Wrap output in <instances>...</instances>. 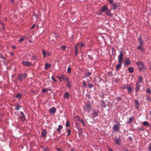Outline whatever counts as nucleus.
<instances>
[{
    "instance_id": "f257e3e1",
    "label": "nucleus",
    "mask_w": 151,
    "mask_h": 151,
    "mask_svg": "<svg viewBox=\"0 0 151 151\" xmlns=\"http://www.w3.org/2000/svg\"><path fill=\"white\" fill-rule=\"evenodd\" d=\"M101 12H105L106 14L109 16H111V14L110 13V11L109 9L105 6H102L101 9Z\"/></svg>"
},
{
    "instance_id": "f03ea898",
    "label": "nucleus",
    "mask_w": 151,
    "mask_h": 151,
    "mask_svg": "<svg viewBox=\"0 0 151 151\" xmlns=\"http://www.w3.org/2000/svg\"><path fill=\"white\" fill-rule=\"evenodd\" d=\"M27 74L25 73H20L19 75L18 79L20 81H22L27 77Z\"/></svg>"
},
{
    "instance_id": "7ed1b4c3",
    "label": "nucleus",
    "mask_w": 151,
    "mask_h": 151,
    "mask_svg": "<svg viewBox=\"0 0 151 151\" xmlns=\"http://www.w3.org/2000/svg\"><path fill=\"white\" fill-rule=\"evenodd\" d=\"M120 127L119 123L117 124H114L112 128V129L114 132H118L119 131V128Z\"/></svg>"
},
{
    "instance_id": "20e7f679",
    "label": "nucleus",
    "mask_w": 151,
    "mask_h": 151,
    "mask_svg": "<svg viewBox=\"0 0 151 151\" xmlns=\"http://www.w3.org/2000/svg\"><path fill=\"white\" fill-rule=\"evenodd\" d=\"M142 86L141 84H139L138 83H136L135 87V93H137L139 91L140 87Z\"/></svg>"
},
{
    "instance_id": "39448f33",
    "label": "nucleus",
    "mask_w": 151,
    "mask_h": 151,
    "mask_svg": "<svg viewBox=\"0 0 151 151\" xmlns=\"http://www.w3.org/2000/svg\"><path fill=\"white\" fill-rule=\"evenodd\" d=\"M118 63L123 62V54L122 52L119 53V55L118 56Z\"/></svg>"
},
{
    "instance_id": "423d86ee",
    "label": "nucleus",
    "mask_w": 151,
    "mask_h": 151,
    "mask_svg": "<svg viewBox=\"0 0 151 151\" xmlns=\"http://www.w3.org/2000/svg\"><path fill=\"white\" fill-rule=\"evenodd\" d=\"M20 113L21 114V115L19 117L21 120L22 121H25L26 120V116L25 115L22 111H21Z\"/></svg>"
},
{
    "instance_id": "0eeeda50",
    "label": "nucleus",
    "mask_w": 151,
    "mask_h": 151,
    "mask_svg": "<svg viewBox=\"0 0 151 151\" xmlns=\"http://www.w3.org/2000/svg\"><path fill=\"white\" fill-rule=\"evenodd\" d=\"M138 42L140 45H143L144 44V41L142 38L141 35H140L138 38Z\"/></svg>"
},
{
    "instance_id": "6e6552de",
    "label": "nucleus",
    "mask_w": 151,
    "mask_h": 151,
    "mask_svg": "<svg viewBox=\"0 0 151 151\" xmlns=\"http://www.w3.org/2000/svg\"><path fill=\"white\" fill-rule=\"evenodd\" d=\"M22 64L26 66H30L32 65L31 63L28 61H24L22 62Z\"/></svg>"
},
{
    "instance_id": "1a4fd4ad",
    "label": "nucleus",
    "mask_w": 151,
    "mask_h": 151,
    "mask_svg": "<svg viewBox=\"0 0 151 151\" xmlns=\"http://www.w3.org/2000/svg\"><path fill=\"white\" fill-rule=\"evenodd\" d=\"M138 81H136V83H138L139 84H141L143 83V79L142 76H140L138 78Z\"/></svg>"
},
{
    "instance_id": "9d476101",
    "label": "nucleus",
    "mask_w": 151,
    "mask_h": 151,
    "mask_svg": "<svg viewBox=\"0 0 151 151\" xmlns=\"http://www.w3.org/2000/svg\"><path fill=\"white\" fill-rule=\"evenodd\" d=\"M42 52L44 57H45L46 56H49L51 55V53L50 52H47L45 50H43Z\"/></svg>"
},
{
    "instance_id": "9b49d317",
    "label": "nucleus",
    "mask_w": 151,
    "mask_h": 151,
    "mask_svg": "<svg viewBox=\"0 0 151 151\" xmlns=\"http://www.w3.org/2000/svg\"><path fill=\"white\" fill-rule=\"evenodd\" d=\"M56 109L55 107H52L50 109L49 112L50 113L54 114L56 112Z\"/></svg>"
},
{
    "instance_id": "f8f14e48",
    "label": "nucleus",
    "mask_w": 151,
    "mask_h": 151,
    "mask_svg": "<svg viewBox=\"0 0 151 151\" xmlns=\"http://www.w3.org/2000/svg\"><path fill=\"white\" fill-rule=\"evenodd\" d=\"M42 136L43 137H45L47 135V132L45 129H43L41 132Z\"/></svg>"
},
{
    "instance_id": "ddd939ff",
    "label": "nucleus",
    "mask_w": 151,
    "mask_h": 151,
    "mask_svg": "<svg viewBox=\"0 0 151 151\" xmlns=\"http://www.w3.org/2000/svg\"><path fill=\"white\" fill-rule=\"evenodd\" d=\"M135 106L137 110L139 109V107L140 106V104L138 100H134Z\"/></svg>"
},
{
    "instance_id": "4468645a",
    "label": "nucleus",
    "mask_w": 151,
    "mask_h": 151,
    "mask_svg": "<svg viewBox=\"0 0 151 151\" xmlns=\"http://www.w3.org/2000/svg\"><path fill=\"white\" fill-rule=\"evenodd\" d=\"M61 78L63 80L65 81H69V80L68 78L66 77L63 74H62L61 75Z\"/></svg>"
},
{
    "instance_id": "2eb2a0df",
    "label": "nucleus",
    "mask_w": 151,
    "mask_h": 151,
    "mask_svg": "<svg viewBox=\"0 0 151 151\" xmlns=\"http://www.w3.org/2000/svg\"><path fill=\"white\" fill-rule=\"evenodd\" d=\"M130 60L129 58H126L125 62L124 63V65H128L130 64Z\"/></svg>"
},
{
    "instance_id": "dca6fc26",
    "label": "nucleus",
    "mask_w": 151,
    "mask_h": 151,
    "mask_svg": "<svg viewBox=\"0 0 151 151\" xmlns=\"http://www.w3.org/2000/svg\"><path fill=\"white\" fill-rule=\"evenodd\" d=\"M119 63L116 65V70L120 69L122 65V62L118 63Z\"/></svg>"
},
{
    "instance_id": "f3484780",
    "label": "nucleus",
    "mask_w": 151,
    "mask_h": 151,
    "mask_svg": "<svg viewBox=\"0 0 151 151\" xmlns=\"http://www.w3.org/2000/svg\"><path fill=\"white\" fill-rule=\"evenodd\" d=\"M70 97V95L68 92H65L63 96V97L65 99H68Z\"/></svg>"
},
{
    "instance_id": "a211bd4d",
    "label": "nucleus",
    "mask_w": 151,
    "mask_h": 151,
    "mask_svg": "<svg viewBox=\"0 0 151 151\" xmlns=\"http://www.w3.org/2000/svg\"><path fill=\"white\" fill-rule=\"evenodd\" d=\"M127 90L128 94H130L132 90V88L128 86H127Z\"/></svg>"
},
{
    "instance_id": "6ab92c4d",
    "label": "nucleus",
    "mask_w": 151,
    "mask_h": 151,
    "mask_svg": "<svg viewBox=\"0 0 151 151\" xmlns=\"http://www.w3.org/2000/svg\"><path fill=\"white\" fill-rule=\"evenodd\" d=\"M134 116L129 118V121H128L127 122V123L129 124H131L132 122V121L134 120Z\"/></svg>"
},
{
    "instance_id": "aec40b11",
    "label": "nucleus",
    "mask_w": 151,
    "mask_h": 151,
    "mask_svg": "<svg viewBox=\"0 0 151 151\" xmlns=\"http://www.w3.org/2000/svg\"><path fill=\"white\" fill-rule=\"evenodd\" d=\"M85 106L87 109V111H88L91 109V105L88 103H86L85 104Z\"/></svg>"
},
{
    "instance_id": "412c9836",
    "label": "nucleus",
    "mask_w": 151,
    "mask_h": 151,
    "mask_svg": "<svg viewBox=\"0 0 151 151\" xmlns=\"http://www.w3.org/2000/svg\"><path fill=\"white\" fill-rule=\"evenodd\" d=\"M27 37V36L26 35L23 36L22 37L20 38L19 42H21L22 41H23Z\"/></svg>"
},
{
    "instance_id": "4be33fe9",
    "label": "nucleus",
    "mask_w": 151,
    "mask_h": 151,
    "mask_svg": "<svg viewBox=\"0 0 151 151\" xmlns=\"http://www.w3.org/2000/svg\"><path fill=\"white\" fill-rule=\"evenodd\" d=\"M51 66V65L49 64H48L47 63H46L45 65L44 68L45 69H48Z\"/></svg>"
},
{
    "instance_id": "5701e85b",
    "label": "nucleus",
    "mask_w": 151,
    "mask_h": 151,
    "mask_svg": "<svg viewBox=\"0 0 151 151\" xmlns=\"http://www.w3.org/2000/svg\"><path fill=\"white\" fill-rule=\"evenodd\" d=\"M63 128V126L62 125H59L58 126V128L57 129V131L58 132H60Z\"/></svg>"
},
{
    "instance_id": "b1692460",
    "label": "nucleus",
    "mask_w": 151,
    "mask_h": 151,
    "mask_svg": "<svg viewBox=\"0 0 151 151\" xmlns=\"http://www.w3.org/2000/svg\"><path fill=\"white\" fill-rule=\"evenodd\" d=\"M21 108V106L19 104H17L15 106V109L16 110L18 111Z\"/></svg>"
},
{
    "instance_id": "393cba45",
    "label": "nucleus",
    "mask_w": 151,
    "mask_h": 151,
    "mask_svg": "<svg viewBox=\"0 0 151 151\" xmlns=\"http://www.w3.org/2000/svg\"><path fill=\"white\" fill-rule=\"evenodd\" d=\"M75 56H77V54L78 52V45H76L75 46Z\"/></svg>"
},
{
    "instance_id": "a878e982",
    "label": "nucleus",
    "mask_w": 151,
    "mask_h": 151,
    "mask_svg": "<svg viewBox=\"0 0 151 151\" xmlns=\"http://www.w3.org/2000/svg\"><path fill=\"white\" fill-rule=\"evenodd\" d=\"M115 143L117 145H120L121 142L120 139L115 140Z\"/></svg>"
},
{
    "instance_id": "bb28decb",
    "label": "nucleus",
    "mask_w": 151,
    "mask_h": 151,
    "mask_svg": "<svg viewBox=\"0 0 151 151\" xmlns=\"http://www.w3.org/2000/svg\"><path fill=\"white\" fill-rule=\"evenodd\" d=\"M143 45H139V46L137 47V50H141L142 51H144V49L143 48V47L142 46Z\"/></svg>"
},
{
    "instance_id": "cd10ccee",
    "label": "nucleus",
    "mask_w": 151,
    "mask_h": 151,
    "mask_svg": "<svg viewBox=\"0 0 151 151\" xmlns=\"http://www.w3.org/2000/svg\"><path fill=\"white\" fill-rule=\"evenodd\" d=\"M88 87L90 88H92L94 87V86L93 84L89 83L88 82Z\"/></svg>"
},
{
    "instance_id": "c85d7f7f",
    "label": "nucleus",
    "mask_w": 151,
    "mask_h": 151,
    "mask_svg": "<svg viewBox=\"0 0 151 151\" xmlns=\"http://www.w3.org/2000/svg\"><path fill=\"white\" fill-rule=\"evenodd\" d=\"M139 70H142L145 69V67L144 66V64L143 65H142L139 68Z\"/></svg>"
},
{
    "instance_id": "c756f323",
    "label": "nucleus",
    "mask_w": 151,
    "mask_h": 151,
    "mask_svg": "<svg viewBox=\"0 0 151 151\" xmlns=\"http://www.w3.org/2000/svg\"><path fill=\"white\" fill-rule=\"evenodd\" d=\"M93 111L94 112V117H95L96 116H98L99 111H97V112H96L95 110H93Z\"/></svg>"
},
{
    "instance_id": "7c9ffc66",
    "label": "nucleus",
    "mask_w": 151,
    "mask_h": 151,
    "mask_svg": "<svg viewBox=\"0 0 151 151\" xmlns=\"http://www.w3.org/2000/svg\"><path fill=\"white\" fill-rule=\"evenodd\" d=\"M67 86L69 88H70L71 87V86L70 85V80H69V81H67Z\"/></svg>"
},
{
    "instance_id": "2f4dec72",
    "label": "nucleus",
    "mask_w": 151,
    "mask_h": 151,
    "mask_svg": "<svg viewBox=\"0 0 151 151\" xmlns=\"http://www.w3.org/2000/svg\"><path fill=\"white\" fill-rule=\"evenodd\" d=\"M128 70L130 73H132L134 71V68L132 67H130L128 68Z\"/></svg>"
},
{
    "instance_id": "473e14b6",
    "label": "nucleus",
    "mask_w": 151,
    "mask_h": 151,
    "mask_svg": "<svg viewBox=\"0 0 151 151\" xmlns=\"http://www.w3.org/2000/svg\"><path fill=\"white\" fill-rule=\"evenodd\" d=\"M112 7H113L112 9L113 10H115L117 7V5L115 3H114L112 5Z\"/></svg>"
},
{
    "instance_id": "72a5a7b5",
    "label": "nucleus",
    "mask_w": 151,
    "mask_h": 151,
    "mask_svg": "<svg viewBox=\"0 0 151 151\" xmlns=\"http://www.w3.org/2000/svg\"><path fill=\"white\" fill-rule=\"evenodd\" d=\"M146 99L151 103V97H150L149 95H147Z\"/></svg>"
},
{
    "instance_id": "f704fd0d",
    "label": "nucleus",
    "mask_w": 151,
    "mask_h": 151,
    "mask_svg": "<svg viewBox=\"0 0 151 151\" xmlns=\"http://www.w3.org/2000/svg\"><path fill=\"white\" fill-rule=\"evenodd\" d=\"M67 130L68 131V136H70L71 133V130L69 129H67Z\"/></svg>"
},
{
    "instance_id": "c9c22d12",
    "label": "nucleus",
    "mask_w": 151,
    "mask_h": 151,
    "mask_svg": "<svg viewBox=\"0 0 151 151\" xmlns=\"http://www.w3.org/2000/svg\"><path fill=\"white\" fill-rule=\"evenodd\" d=\"M22 96L20 93H18L16 95V97L18 99H20L21 98Z\"/></svg>"
},
{
    "instance_id": "e433bc0d",
    "label": "nucleus",
    "mask_w": 151,
    "mask_h": 151,
    "mask_svg": "<svg viewBox=\"0 0 151 151\" xmlns=\"http://www.w3.org/2000/svg\"><path fill=\"white\" fill-rule=\"evenodd\" d=\"M143 64H144V63L141 61L137 62L136 63V64L138 66H139L141 65H143Z\"/></svg>"
},
{
    "instance_id": "4c0bfd02",
    "label": "nucleus",
    "mask_w": 151,
    "mask_h": 151,
    "mask_svg": "<svg viewBox=\"0 0 151 151\" xmlns=\"http://www.w3.org/2000/svg\"><path fill=\"white\" fill-rule=\"evenodd\" d=\"M71 68L70 66H69L68 68L67 69V73L68 74H70L71 73Z\"/></svg>"
},
{
    "instance_id": "58836bf2",
    "label": "nucleus",
    "mask_w": 151,
    "mask_h": 151,
    "mask_svg": "<svg viewBox=\"0 0 151 151\" xmlns=\"http://www.w3.org/2000/svg\"><path fill=\"white\" fill-rule=\"evenodd\" d=\"M65 126L66 127H70V124L69 121L68 120H67V121Z\"/></svg>"
},
{
    "instance_id": "ea45409f",
    "label": "nucleus",
    "mask_w": 151,
    "mask_h": 151,
    "mask_svg": "<svg viewBox=\"0 0 151 151\" xmlns=\"http://www.w3.org/2000/svg\"><path fill=\"white\" fill-rule=\"evenodd\" d=\"M146 92H147L149 94H151V91L150 88H147L146 90Z\"/></svg>"
},
{
    "instance_id": "a19ab883",
    "label": "nucleus",
    "mask_w": 151,
    "mask_h": 151,
    "mask_svg": "<svg viewBox=\"0 0 151 151\" xmlns=\"http://www.w3.org/2000/svg\"><path fill=\"white\" fill-rule=\"evenodd\" d=\"M60 48L62 50L64 51L65 50L66 48V46L65 45L62 46L60 47Z\"/></svg>"
},
{
    "instance_id": "79ce46f5",
    "label": "nucleus",
    "mask_w": 151,
    "mask_h": 151,
    "mask_svg": "<svg viewBox=\"0 0 151 151\" xmlns=\"http://www.w3.org/2000/svg\"><path fill=\"white\" fill-rule=\"evenodd\" d=\"M83 86L84 87H87V85H86V82L84 81H83Z\"/></svg>"
},
{
    "instance_id": "37998d69",
    "label": "nucleus",
    "mask_w": 151,
    "mask_h": 151,
    "mask_svg": "<svg viewBox=\"0 0 151 151\" xmlns=\"http://www.w3.org/2000/svg\"><path fill=\"white\" fill-rule=\"evenodd\" d=\"M143 124L145 126H147L149 125V123L147 122H144L143 123Z\"/></svg>"
},
{
    "instance_id": "c03bdc74",
    "label": "nucleus",
    "mask_w": 151,
    "mask_h": 151,
    "mask_svg": "<svg viewBox=\"0 0 151 151\" xmlns=\"http://www.w3.org/2000/svg\"><path fill=\"white\" fill-rule=\"evenodd\" d=\"M149 146L148 147V151H151V142L149 144Z\"/></svg>"
},
{
    "instance_id": "a18cd8bd",
    "label": "nucleus",
    "mask_w": 151,
    "mask_h": 151,
    "mask_svg": "<svg viewBox=\"0 0 151 151\" xmlns=\"http://www.w3.org/2000/svg\"><path fill=\"white\" fill-rule=\"evenodd\" d=\"M91 74V72H87L86 74V76H89Z\"/></svg>"
},
{
    "instance_id": "49530a36",
    "label": "nucleus",
    "mask_w": 151,
    "mask_h": 151,
    "mask_svg": "<svg viewBox=\"0 0 151 151\" xmlns=\"http://www.w3.org/2000/svg\"><path fill=\"white\" fill-rule=\"evenodd\" d=\"M80 118V117L78 116H75V118H76L78 120Z\"/></svg>"
},
{
    "instance_id": "de8ad7c7",
    "label": "nucleus",
    "mask_w": 151,
    "mask_h": 151,
    "mask_svg": "<svg viewBox=\"0 0 151 151\" xmlns=\"http://www.w3.org/2000/svg\"><path fill=\"white\" fill-rule=\"evenodd\" d=\"M48 90H49L48 89H47V90H46L45 89H43L42 90V91L43 93H45V92L46 91H47Z\"/></svg>"
},
{
    "instance_id": "09e8293b",
    "label": "nucleus",
    "mask_w": 151,
    "mask_h": 151,
    "mask_svg": "<svg viewBox=\"0 0 151 151\" xmlns=\"http://www.w3.org/2000/svg\"><path fill=\"white\" fill-rule=\"evenodd\" d=\"M56 149L57 151H62V150L59 147H57Z\"/></svg>"
},
{
    "instance_id": "8fccbe9b",
    "label": "nucleus",
    "mask_w": 151,
    "mask_h": 151,
    "mask_svg": "<svg viewBox=\"0 0 151 151\" xmlns=\"http://www.w3.org/2000/svg\"><path fill=\"white\" fill-rule=\"evenodd\" d=\"M0 57L2 59H5V58L3 56V55L1 53L0 54Z\"/></svg>"
},
{
    "instance_id": "3c124183",
    "label": "nucleus",
    "mask_w": 151,
    "mask_h": 151,
    "mask_svg": "<svg viewBox=\"0 0 151 151\" xmlns=\"http://www.w3.org/2000/svg\"><path fill=\"white\" fill-rule=\"evenodd\" d=\"M81 122L83 124L84 127H86V125H85L83 120L81 121Z\"/></svg>"
},
{
    "instance_id": "603ef678",
    "label": "nucleus",
    "mask_w": 151,
    "mask_h": 151,
    "mask_svg": "<svg viewBox=\"0 0 151 151\" xmlns=\"http://www.w3.org/2000/svg\"><path fill=\"white\" fill-rule=\"evenodd\" d=\"M32 58L33 60H35L37 58V57L35 55H33Z\"/></svg>"
},
{
    "instance_id": "864d4df0",
    "label": "nucleus",
    "mask_w": 151,
    "mask_h": 151,
    "mask_svg": "<svg viewBox=\"0 0 151 151\" xmlns=\"http://www.w3.org/2000/svg\"><path fill=\"white\" fill-rule=\"evenodd\" d=\"M51 78L52 79V80L55 82H57V81L53 77H51Z\"/></svg>"
},
{
    "instance_id": "5fc2aeb1",
    "label": "nucleus",
    "mask_w": 151,
    "mask_h": 151,
    "mask_svg": "<svg viewBox=\"0 0 151 151\" xmlns=\"http://www.w3.org/2000/svg\"><path fill=\"white\" fill-rule=\"evenodd\" d=\"M35 24H34L32 26V27H31V29H34V27H35Z\"/></svg>"
},
{
    "instance_id": "6e6d98bb",
    "label": "nucleus",
    "mask_w": 151,
    "mask_h": 151,
    "mask_svg": "<svg viewBox=\"0 0 151 151\" xmlns=\"http://www.w3.org/2000/svg\"><path fill=\"white\" fill-rule=\"evenodd\" d=\"M50 150L49 148L48 147H47L44 150L45 151H49Z\"/></svg>"
},
{
    "instance_id": "4d7b16f0",
    "label": "nucleus",
    "mask_w": 151,
    "mask_h": 151,
    "mask_svg": "<svg viewBox=\"0 0 151 151\" xmlns=\"http://www.w3.org/2000/svg\"><path fill=\"white\" fill-rule=\"evenodd\" d=\"M109 1V4H112V3H113L114 2V1L113 0H111L110 1Z\"/></svg>"
},
{
    "instance_id": "13d9d810",
    "label": "nucleus",
    "mask_w": 151,
    "mask_h": 151,
    "mask_svg": "<svg viewBox=\"0 0 151 151\" xmlns=\"http://www.w3.org/2000/svg\"><path fill=\"white\" fill-rule=\"evenodd\" d=\"M57 78L59 79V80L60 81H62V80H61V77H60V76H56Z\"/></svg>"
},
{
    "instance_id": "bf43d9fd",
    "label": "nucleus",
    "mask_w": 151,
    "mask_h": 151,
    "mask_svg": "<svg viewBox=\"0 0 151 151\" xmlns=\"http://www.w3.org/2000/svg\"><path fill=\"white\" fill-rule=\"evenodd\" d=\"M83 120L81 118V117L78 120V121L80 122H81V121H82Z\"/></svg>"
},
{
    "instance_id": "052dcab7",
    "label": "nucleus",
    "mask_w": 151,
    "mask_h": 151,
    "mask_svg": "<svg viewBox=\"0 0 151 151\" xmlns=\"http://www.w3.org/2000/svg\"><path fill=\"white\" fill-rule=\"evenodd\" d=\"M120 139L119 137H118L116 136V137L115 138V140H116V139Z\"/></svg>"
},
{
    "instance_id": "680f3d73",
    "label": "nucleus",
    "mask_w": 151,
    "mask_h": 151,
    "mask_svg": "<svg viewBox=\"0 0 151 151\" xmlns=\"http://www.w3.org/2000/svg\"><path fill=\"white\" fill-rule=\"evenodd\" d=\"M122 88L123 89H127V86H122Z\"/></svg>"
},
{
    "instance_id": "e2e57ef3",
    "label": "nucleus",
    "mask_w": 151,
    "mask_h": 151,
    "mask_svg": "<svg viewBox=\"0 0 151 151\" xmlns=\"http://www.w3.org/2000/svg\"><path fill=\"white\" fill-rule=\"evenodd\" d=\"M117 99L119 101H120L121 100V98L120 97H118L117 98Z\"/></svg>"
},
{
    "instance_id": "0e129e2a",
    "label": "nucleus",
    "mask_w": 151,
    "mask_h": 151,
    "mask_svg": "<svg viewBox=\"0 0 151 151\" xmlns=\"http://www.w3.org/2000/svg\"><path fill=\"white\" fill-rule=\"evenodd\" d=\"M10 1L12 2L13 3H14V0H10Z\"/></svg>"
},
{
    "instance_id": "69168bd1",
    "label": "nucleus",
    "mask_w": 151,
    "mask_h": 151,
    "mask_svg": "<svg viewBox=\"0 0 151 151\" xmlns=\"http://www.w3.org/2000/svg\"><path fill=\"white\" fill-rule=\"evenodd\" d=\"M84 45V44H82L81 46V47H83Z\"/></svg>"
},
{
    "instance_id": "338daca9",
    "label": "nucleus",
    "mask_w": 151,
    "mask_h": 151,
    "mask_svg": "<svg viewBox=\"0 0 151 151\" xmlns=\"http://www.w3.org/2000/svg\"><path fill=\"white\" fill-rule=\"evenodd\" d=\"M139 130H141V131H143V129H142V128H139Z\"/></svg>"
},
{
    "instance_id": "774afa93",
    "label": "nucleus",
    "mask_w": 151,
    "mask_h": 151,
    "mask_svg": "<svg viewBox=\"0 0 151 151\" xmlns=\"http://www.w3.org/2000/svg\"><path fill=\"white\" fill-rule=\"evenodd\" d=\"M150 70H151V65H150Z\"/></svg>"
}]
</instances>
